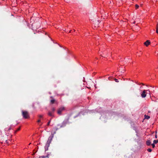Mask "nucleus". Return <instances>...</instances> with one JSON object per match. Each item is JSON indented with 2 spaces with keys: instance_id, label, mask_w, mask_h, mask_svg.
Listing matches in <instances>:
<instances>
[{
  "instance_id": "1",
  "label": "nucleus",
  "mask_w": 158,
  "mask_h": 158,
  "mask_svg": "<svg viewBox=\"0 0 158 158\" xmlns=\"http://www.w3.org/2000/svg\"><path fill=\"white\" fill-rule=\"evenodd\" d=\"M54 134H52L49 137L48 140L45 146V151H47L50 145V143H51L52 140V138L54 136Z\"/></svg>"
},
{
  "instance_id": "2",
  "label": "nucleus",
  "mask_w": 158,
  "mask_h": 158,
  "mask_svg": "<svg viewBox=\"0 0 158 158\" xmlns=\"http://www.w3.org/2000/svg\"><path fill=\"white\" fill-rule=\"evenodd\" d=\"M22 114L24 118H27L29 117V115L27 111H22Z\"/></svg>"
},
{
  "instance_id": "3",
  "label": "nucleus",
  "mask_w": 158,
  "mask_h": 158,
  "mask_svg": "<svg viewBox=\"0 0 158 158\" xmlns=\"http://www.w3.org/2000/svg\"><path fill=\"white\" fill-rule=\"evenodd\" d=\"M64 110V108L63 107H61L58 109V110H57V113L59 115L61 114V113L62 112L63 110Z\"/></svg>"
},
{
  "instance_id": "4",
  "label": "nucleus",
  "mask_w": 158,
  "mask_h": 158,
  "mask_svg": "<svg viewBox=\"0 0 158 158\" xmlns=\"http://www.w3.org/2000/svg\"><path fill=\"white\" fill-rule=\"evenodd\" d=\"M141 96L142 98H144L146 96V90H143L142 93L141 94Z\"/></svg>"
},
{
  "instance_id": "5",
  "label": "nucleus",
  "mask_w": 158,
  "mask_h": 158,
  "mask_svg": "<svg viewBox=\"0 0 158 158\" xmlns=\"http://www.w3.org/2000/svg\"><path fill=\"white\" fill-rule=\"evenodd\" d=\"M150 44V41L149 40H147L144 43V44L146 46H148Z\"/></svg>"
},
{
  "instance_id": "6",
  "label": "nucleus",
  "mask_w": 158,
  "mask_h": 158,
  "mask_svg": "<svg viewBox=\"0 0 158 158\" xmlns=\"http://www.w3.org/2000/svg\"><path fill=\"white\" fill-rule=\"evenodd\" d=\"M48 114L49 116H51L52 117H53V116H54V115L52 114V113L51 111L48 112Z\"/></svg>"
},
{
  "instance_id": "7",
  "label": "nucleus",
  "mask_w": 158,
  "mask_h": 158,
  "mask_svg": "<svg viewBox=\"0 0 158 158\" xmlns=\"http://www.w3.org/2000/svg\"><path fill=\"white\" fill-rule=\"evenodd\" d=\"M151 142L150 140H148L146 141V144L148 146H149L151 144Z\"/></svg>"
},
{
  "instance_id": "8",
  "label": "nucleus",
  "mask_w": 158,
  "mask_h": 158,
  "mask_svg": "<svg viewBox=\"0 0 158 158\" xmlns=\"http://www.w3.org/2000/svg\"><path fill=\"white\" fill-rule=\"evenodd\" d=\"M54 130H55V132H54V133L53 134H55V133H56V131H57V130L58 129H59V128H57V127H54Z\"/></svg>"
},
{
  "instance_id": "9",
  "label": "nucleus",
  "mask_w": 158,
  "mask_h": 158,
  "mask_svg": "<svg viewBox=\"0 0 158 158\" xmlns=\"http://www.w3.org/2000/svg\"><path fill=\"white\" fill-rule=\"evenodd\" d=\"M145 117V118L146 119H148L150 118V117L149 116H148V115H144Z\"/></svg>"
},
{
  "instance_id": "10",
  "label": "nucleus",
  "mask_w": 158,
  "mask_h": 158,
  "mask_svg": "<svg viewBox=\"0 0 158 158\" xmlns=\"http://www.w3.org/2000/svg\"><path fill=\"white\" fill-rule=\"evenodd\" d=\"M156 32L158 34V24L157 25L156 27Z\"/></svg>"
},
{
  "instance_id": "11",
  "label": "nucleus",
  "mask_w": 158,
  "mask_h": 158,
  "mask_svg": "<svg viewBox=\"0 0 158 158\" xmlns=\"http://www.w3.org/2000/svg\"><path fill=\"white\" fill-rule=\"evenodd\" d=\"M153 143H158V140H154L153 141Z\"/></svg>"
},
{
  "instance_id": "12",
  "label": "nucleus",
  "mask_w": 158,
  "mask_h": 158,
  "mask_svg": "<svg viewBox=\"0 0 158 158\" xmlns=\"http://www.w3.org/2000/svg\"><path fill=\"white\" fill-rule=\"evenodd\" d=\"M55 109L53 107L52 108V113H54V112L55 111Z\"/></svg>"
},
{
  "instance_id": "13",
  "label": "nucleus",
  "mask_w": 158,
  "mask_h": 158,
  "mask_svg": "<svg viewBox=\"0 0 158 158\" xmlns=\"http://www.w3.org/2000/svg\"><path fill=\"white\" fill-rule=\"evenodd\" d=\"M20 127H19L18 129H17L16 131H15V133H16V132H17L18 131H19V130H20Z\"/></svg>"
},
{
  "instance_id": "14",
  "label": "nucleus",
  "mask_w": 158,
  "mask_h": 158,
  "mask_svg": "<svg viewBox=\"0 0 158 158\" xmlns=\"http://www.w3.org/2000/svg\"><path fill=\"white\" fill-rule=\"evenodd\" d=\"M55 101V100L54 99L52 100H51V102L52 104H53L54 103Z\"/></svg>"
},
{
  "instance_id": "15",
  "label": "nucleus",
  "mask_w": 158,
  "mask_h": 158,
  "mask_svg": "<svg viewBox=\"0 0 158 158\" xmlns=\"http://www.w3.org/2000/svg\"><path fill=\"white\" fill-rule=\"evenodd\" d=\"M147 151L149 152H152V150L150 148H148L147 149Z\"/></svg>"
},
{
  "instance_id": "16",
  "label": "nucleus",
  "mask_w": 158,
  "mask_h": 158,
  "mask_svg": "<svg viewBox=\"0 0 158 158\" xmlns=\"http://www.w3.org/2000/svg\"><path fill=\"white\" fill-rule=\"evenodd\" d=\"M135 8H136V9H138V8H139V5H137V4H136V5H135Z\"/></svg>"
},
{
  "instance_id": "17",
  "label": "nucleus",
  "mask_w": 158,
  "mask_h": 158,
  "mask_svg": "<svg viewBox=\"0 0 158 158\" xmlns=\"http://www.w3.org/2000/svg\"><path fill=\"white\" fill-rule=\"evenodd\" d=\"M114 81H115L116 82H118L119 81L118 80V79H116V78H115L114 79Z\"/></svg>"
},
{
  "instance_id": "18",
  "label": "nucleus",
  "mask_w": 158,
  "mask_h": 158,
  "mask_svg": "<svg viewBox=\"0 0 158 158\" xmlns=\"http://www.w3.org/2000/svg\"><path fill=\"white\" fill-rule=\"evenodd\" d=\"M154 144L155 143H152V145L153 148H154V147H155V145Z\"/></svg>"
},
{
  "instance_id": "19",
  "label": "nucleus",
  "mask_w": 158,
  "mask_h": 158,
  "mask_svg": "<svg viewBox=\"0 0 158 158\" xmlns=\"http://www.w3.org/2000/svg\"><path fill=\"white\" fill-rule=\"evenodd\" d=\"M49 155L48 154L47 155L44 156V157H45V158H49Z\"/></svg>"
},
{
  "instance_id": "20",
  "label": "nucleus",
  "mask_w": 158,
  "mask_h": 158,
  "mask_svg": "<svg viewBox=\"0 0 158 158\" xmlns=\"http://www.w3.org/2000/svg\"><path fill=\"white\" fill-rule=\"evenodd\" d=\"M39 158H45L44 156H41L39 157Z\"/></svg>"
},
{
  "instance_id": "21",
  "label": "nucleus",
  "mask_w": 158,
  "mask_h": 158,
  "mask_svg": "<svg viewBox=\"0 0 158 158\" xmlns=\"http://www.w3.org/2000/svg\"><path fill=\"white\" fill-rule=\"evenodd\" d=\"M57 126L58 127H60V128H61V127H63V126H62V125H57Z\"/></svg>"
},
{
  "instance_id": "22",
  "label": "nucleus",
  "mask_w": 158,
  "mask_h": 158,
  "mask_svg": "<svg viewBox=\"0 0 158 158\" xmlns=\"http://www.w3.org/2000/svg\"><path fill=\"white\" fill-rule=\"evenodd\" d=\"M50 122H51V120H50V121L48 122V123H47V125L48 126L49 125V124H50Z\"/></svg>"
},
{
  "instance_id": "23",
  "label": "nucleus",
  "mask_w": 158,
  "mask_h": 158,
  "mask_svg": "<svg viewBox=\"0 0 158 158\" xmlns=\"http://www.w3.org/2000/svg\"><path fill=\"white\" fill-rule=\"evenodd\" d=\"M39 117L40 118H41L43 117V115H39Z\"/></svg>"
},
{
  "instance_id": "24",
  "label": "nucleus",
  "mask_w": 158,
  "mask_h": 158,
  "mask_svg": "<svg viewBox=\"0 0 158 158\" xmlns=\"http://www.w3.org/2000/svg\"><path fill=\"white\" fill-rule=\"evenodd\" d=\"M155 138L156 139L157 138V135L156 134L155 135Z\"/></svg>"
},
{
  "instance_id": "25",
  "label": "nucleus",
  "mask_w": 158,
  "mask_h": 158,
  "mask_svg": "<svg viewBox=\"0 0 158 158\" xmlns=\"http://www.w3.org/2000/svg\"><path fill=\"white\" fill-rule=\"evenodd\" d=\"M40 122V119H39L38 120V121H37V122L38 123H39Z\"/></svg>"
},
{
  "instance_id": "26",
  "label": "nucleus",
  "mask_w": 158,
  "mask_h": 158,
  "mask_svg": "<svg viewBox=\"0 0 158 158\" xmlns=\"http://www.w3.org/2000/svg\"><path fill=\"white\" fill-rule=\"evenodd\" d=\"M11 129V127H10L9 128V129L8 130H10Z\"/></svg>"
},
{
  "instance_id": "27",
  "label": "nucleus",
  "mask_w": 158,
  "mask_h": 158,
  "mask_svg": "<svg viewBox=\"0 0 158 158\" xmlns=\"http://www.w3.org/2000/svg\"><path fill=\"white\" fill-rule=\"evenodd\" d=\"M155 133H156H156H157V132L156 131H155Z\"/></svg>"
},
{
  "instance_id": "28",
  "label": "nucleus",
  "mask_w": 158,
  "mask_h": 158,
  "mask_svg": "<svg viewBox=\"0 0 158 158\" xmlns=\"http://www.w3.org/2000/svg\"><path fill=\"white\" fill-rule=\"evenodd\" d=\"M146 91H148L149 92H150V91H149V90H147Z\"/></svg>"
}]
</instances>
